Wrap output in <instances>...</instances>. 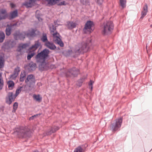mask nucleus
<instances>
[{
    "instance_id": "5fc2aeb1",
    "label": "nucleus",
    "mask_w": 152,
    "mask_h": 152,
    "mask_svg": "<svg viewBox=\"0 0 152 152\" xmlns=\"http://www.w3.org/2000/svg\"><path fill=\"white\" fill-rule=\"evenodd\" d=\"M57 48V49H59V48Z\"/></svg>"
},
{
    "instance_id": "3c124183",
    "label": "nucleus",
    "mask_w": 152,
    "mask_h": 152,
    "mask_svg": "<svg viewBox=\"0 0 152 152\" xmlns=\"http://www.w3.org/2000/svg\"><path fill=\"white\" fill-rule=\"evenodd\" d=\"M32 152H39V151L37 150H35L33 151Z\"/></svg>"
},
{
    "instance_id": "393cba45",
    "label": "nucleus",
    "mask_w": 152,
    "mask_h": 152,
    "mask_svg": "<svg viewBox=\"0 0 152 152\" xmlns=\"http://www.w3.org/2000/svg\"><path fill=\"white\" fill-rule=\"evenodd\" d=\"M33 97L34 99L36 101L38 102H40L42 100V98L39 95H35L34 94L33 96Z\"/></svg>"
},
{
    "instance_id": "4c0bfd02",
    "label": "nucleus",
    "mask_w": 152,
    "mask_h": 152,
    "mask_svg": "<svg viewBox=\"0 0 152 152\" xmlns=\"http://www.w3.org/2000/svg\"><path fill=\"white\" fill-rule=\"evenodd\" d=\"M18 75L17 73H14L11 75L10 77L12 79H15L16 77L18 76Z\"/></svg>"
},
{
    "instance_id": "20e7f679",
    "label": "nucleus",
    "mask_w": 152,
    "mask_h": 152,
    "mask_svg": "<svg viewBox=\"0 0 152 152\" xmlns=\"http://www.w3.org/2000/svg\"><path fill=\"white\" fill-rule=\"evenodd\" d=\"M25 87L24 86H20L17 88L15 94L14 95L12 92L9 93L8 95V96L6 98V102L7 104H11L12 102L13 101L18 94L22 91L25 90Z\"/></svg>"
},
{
    "instance_id": "a18cd8bd",
    "label": "nucleus",
    "mask_w": 152,
    "mask_h": 152,
    "mask_svg": "<svg viewBox=\"0 0 152 152\" xmlns=\"http://www.w3.org/2000/svg\"><path fill=\"white\" fill-rule=\"evenodd\" d=\"M23 48H22V46L21 44L20 45L18 48V51H20Z\"/></svg>"
},
{
    "instance_id": "473e14b6",
    "label": "nucleus",
    "mask_w": 152,
    "mask_h": 152,
    "mask_svg": "<svg viewBox=\"0 0 152 152\" xmlns=\"http://www.w3.org/2000/svg\"><path fill=\"white\" fill-rule=\"evenodd\" d=\"M41 40L43 42H45L48 41V39L46 34H43V36L41 38Z\"/></svg>"
},
{
    "instance_id": "603ef678",
    "label": "nucleus",
    "mask_w": 152,
    "mask_h": 152,
    "mask_svg": "<svg viewBox=\"0 0 152 152\" xmlns=\"http://www.w3.org/2000/svg\"><path fill=\"white\" fill-rule=\"evenodd\" d=\"M2 107L3 108V109H2V110H4V106H2Z\"/></svg>"
},
{
    "instance_id": "dca6fc26",
    "label": "nucleus",
    "mask_w": 152,
    "mask_h": 152,
    "mask_svg": "<svg viewBox=\"0 0 152 152\" xmlns=\"http://www.w3.org/2000/svg\"><path fill=\"white\" fill-rule=\"evenodd\" d=\"M36 0H29L28 1L25 2L23 5L27 7H31L35 4V2Z\"/></svg>"
},
{
    "instance_id": "2eb2a0df",
    "label": "nucleus",
    "mask_w": 152,
    "mask_h": 152,
    "mask_svg": "<svg viewBox=\"0 0 152 152\" xmlns=\"http://www.w3.org/2000/svg\"><path fill=\"white\" fill-rule=\"evenodd\" d=\"M7 16L6 11L5 9H0V20L5 19Z\"/></svg>"
},
{
    "instance_id": "ddd939ff",
    "label": "nucleus",
    "mask_w": 152,
    "mask_h": 152,
    "mask_svg": "<svg viewBox=\"0 0 152 152\" xmlns=\"http://www.w3.org/2000/svg\"><path fill=\"white\" fill-rule=\"evenodd\" d=\"M38 32L37 30L33 29H31L26 31V36L29 38L31 39L35 36L36 35V32Z\"/></svg>"
},
{
    "instance_id": "72a5a7b5",
    "label": "nucleus",
    "mask_w": 152,
    "mask_h": 152,
    "mask_svg": "<svg viewBox=\"0 0 152 152\" xmlns=\"http://www.w3.org/2000/svg\"><path fill=\"white\" fill-rule=\"evenodd\" d=\"M84 80V79L83 78H81L79 80L77 83V85L79 87L80 86L82 85V83L83 82Z\"/></svg>"
},
{
    "instance_id": "f03ea898",
    "label": "nucleus",
    "mask_w": 152,
    "mask_h": 152,
    "mask_svg": "<svg viewBox=\"0 0 152 152\" xmlns=\"http://www.w3.org/2000/svg\"><path fill=\"white\" fill-rule=\"evenodd\" d=\"M49 52L48 50L45 49L38 53L35 57L37 62L40 63L44 69L45 68V66H43L45 65L47 66L45 60L48 56Z\"/></svg>"
},
{
    "instance_id": "7c9ffc66",
    "label": "nucleus",
    "mask_w": 152,
    "mask_h": 152,
    "mask_svg": "<svg viewBox=\"0 0 152 152\" xmlns=\"http://www.w3.org/2000/svg\"><path fill=\"white\" fill-rule=\"evenodd\" d=\"M51 129L53 131L54 133L56 132L60 129V127L59 126H56L55 125L53 126H52L51 127Z\"/></svg>"
},
{
    "instance_id": "a211bd4d",
    "label": "nucleus",
    "mask_w": 152,
    "mask_h": 152,
    "mask_svg": "<svg viewBox=\"0 0 152 152\" xmlns=\"http://www.w3.org/2000/svg\"><path fill=\"white\" fill-rule=\"evenodd\" d=\"M45 45L46 47L50 50H53L56 48L55 45L53 43L48 41L46 42Z\"/></svg>"
},
{
    "instance_id": "37998d69",
    "label": "nucleus",
    "mask_w": 152,
    "mask_h": 152,
    "mask_svg": "<svg viewBox=\"0 0 152 152\" xmlns=\"http://www.w3.org/2000/svg\"><path fill=\"white\" fill-rule=\"evenodd\" d=\"M21 45L22 46V48L23 49L26 48L28 45L27 44H22Z\"/></svg>"
},
{
    "instance_id": "412c9836",
    "label": "nucleus",
    "mask_w": 152,
    "mask_h": 152,
    "mask_svg": "<svg viewBox=\"0 0 152 152\" xmlns=\"http://www.w3.org/2000/svg\"><path fill=\"white\" fill-rule=\"evenodd\" d=\"M40 45V43L38 41L35 42V44L30 48L31 50L35 51Z\"/></svg>"
},
{
    "instance_id": "de8ad7c7",
    "label": "nucleus",
    "mask_w": 152,
    "mask_h": 152,
    "mask_svg": "<svg viewBox=\"0 0 152 152\" xmlns=\"http://www.w3.org/2000/svg\"><path fill=\"white\" fill-rule=\"evenodd\" d=\"M3 81L2 77V73L0 72V81Z\"/></svg>"
},
{
    "instance_id": "bb28decb",
    "label": "nucleus",
    "mask_w": 152,
    "mask_h": 152,
    "mask_svg": "<svg viewBox=\"0 0 152 152\" xmlns=\"http://www.w3.org/2000/svg\"><path fill=\"white\" fill-rule=\"evenodd\" d=\"M5 38V35L4 33L2 31H0V42H3Z\"/></svg>"
},
{
    "instance_id": "b1692460",
    "label": "nucleus",
    "mask_w": 152,
    "mask_h": 152,
    "mask_svg": "<svg viewBox=\"0 0 152 152\" xmlns=\"http://www.w3.org/2000/svg\"><path fill=\"white\" fill-rule=\"evenodd\" d=\"M8 88L10 90H12L14 87V83L12 81H9L7 83Z\"/></svg>"
},
{
    "instance_id": "cd10ccee",
    "label": "nucleus",
    "mask_w": 152,
    "mask_h": 152,
    "mask_svg": "<svg viewBox=\"0 0 152 152\" xmlns=\"http://www.w3.org/2000/svg\"><path fill=\"white\" fill-rule=\"evenodd\" d=\"M26 74L24 72H22L20 74V81H23L25 79L26 77Z\"/></svg>"
},
{
    "instance_id": "c03bdc74",
    "label": "nucleus",
    "mask_w": 152,
    "mask_h": 152,
    "mask_svg": "<svg viewBox=\"0 0 152 152\" xmlns=\"http://www.w3.org/2000/svg\"><path fill=\"white\" fill-rule=\"evenodd\" d=\"M3 81H0V90H1L3 86Z\"/></svg>"
},
{
    "instance_id": "09e8293b",
    "label": "nucleus",
    "mask_w": 152,
    "mask_h": 152,
    "mask_svg": "<svg viewBox=\"0 0 152 152\" xmlns=\"http://www.w3.org/2000/svg\"><path fill=\"white\" fill-rule=\"evenodd\" d=\"M10 6L12 8H13L15 7V5L14 4L11 3L10 4Z\"/></svg>"
},
{
    "instance_id": "a878e982",
    "label": "nucleus",
    "mask_w": 152,
    "mask_h": 152,
    "mask_svg": "<svg viewBox=\"0 0 152 152\" xmlns=\"http://www.w3.org/2000/svg\"><path fill=\"white\" fill-rule=\"evenodd\" d=\"M29 68V69L30 71L34 70L36 67V64L35 63H30L28 65Z\"/></svg>"
},
{
    "instance_id": "39448f33",
    "label": "nucleus",
    "mask_w": 152,
    "mask_h": 152,
    "mask_svg": "<svg viewBox=\"0 0 152 152\" xmlns=\"http://www.w3.org/2000/svg\"><path fill=\"white\" fill-rule=\"evenodd\" d=\"M113 29V24L111 21H106L104 23L102 32L104 34H108L111 33Z\"/></svg>"
},
{
    "instance_id": "e433bc0d",
    "label": "nucleus",
    "mask_w": 152,
    "mask_h": 152,
    "mask_svg": "<svg viewBox=\"0 0 152 152\" xmlns=\"http://www.w3.org/2000/svg\"><path fill=\"white\" fill-rule=\"evenodd\" d=\"M81 3L83 4L86 5L88 4L89 0H80Z\"/></svg>"
},
{
    "instance_id": "79ce46f5",
    "label": "nucleus",
    "mask_w": 152,
    "mask_h": 152,
    "mask_svg": "<svg viewBox=\"0 0 152 152\" xmlns=\"http://www.w3.org/2000/svg\"><path fill=\"white\" fill-rule=\"evenodd\" d=\"M54 24L55 25H56V26L61 25V24L60 23V22L58 20L55 21Z\"/></svg>"
},
{
    "instance_id": "f257e3e1",
    "label": "nucleus",
    "mask_w": 152,
    "mask_h": 152,
    "mask_svg": "<svg viewBox=\"0 0 152 152\" xmlns=\"http://www.w3.org/2000/svg\"><path fill=\"white\" fill-rule=\"evenodd\" d=\"M14 132L17 133L18 137L21 138H29L32 133L31 129L26 126L16 128Z\"/></svg>"
},
{
    "instance_id": "9b49d317",
    "label": "nucleus",
    "mask_w": 152,
    "mask_h": 152,
    "mask_svg": "<svg viewBox=\"0 0 152 152\" xmlns=\"http://www.w3.org/2000/svg\"><path fill=\"white\" fill-rule=\"evenodd\" d=\"M79 72V70L75 68H73L69 70L66 74L67 76H76Z\"/></svg>"
},
{
    "instance_id": "c85d7f7f",
    "label": "nucleus",
    "mask_w": 152,
    "mask_h": 152,
    "mask_svg": "<svg viewBox=\"0 0 152 152\" xmlns=\"http://www.w3.org/2000/svg\"><path fill=\"white\" fill-rule=\"evenodd\" d=\"M4 60L3 57L0 56V68H2L4 66Z\"/></svg>"
},
{
    "instance_id": "7ed1b4c3",
    "label": "nucleus",
    "mask_w": 152,
    "mask_h": 152,
    "mask_svg": "<svg viewBox=\"0 0 152 152\" xmlns=\"http://www.w3.org/2000/svg\"><path fill=\"white\" fill-rule=\"evenodd\" d=\"M49 28L51 34L53 36V40L61 47H63L64 43L59 37V34L57 32L56 27H54L53 25L50 24L49 26Z\"/></svg>"
},
{
    "instance_id": "f8f14e48",
    "label": "nucleus",
    "mask_w": 152,
    "mask_h": 152,
    "mask_svg": "<svg viewBox=\"0 0 152 152\" xmlns=\"http://www.w3.org/2000/svg\"><path fill=\"white\" fill-rule=\"evenodd\" d=\"M14 38L16 39H23L26 36V32H23L20 33L19 31H17L14 34Z\"/></svg>"
},
{
    "instance_id": "49530a36",
    "label": "nucleus",
    "mask_w": 152,
    "mask_h": 152,
    "mask_svg": "<svg viewBox=\"0 0 152 152\" xmlns=\"http://www.w3.org/2000/svg\"><path fill=\"white\" fill-rule=\"evenodd\" d=\"M97 3L98 4H101L103 2V0H97Z\"/></svg>"
},
{
    "instance_id": "58836bf2",
    "label": "nucleus",
    "mask_w": 152,
    "mask_h": 152,
    "mask_svg": "<svg viewBox=\"0 0 152 152\" xmlns=\"http://www.w3.org/2000/svg\"><path fill=\"white\" fill-rule=\"evenodd\" d=\"M18 105H13V110L12 111V112L13 113H14L15 112L16 110L18 107Z\"/></svg>"
},
{
    "instance_id": "1a4fd4ad",
    "label": "nucleus",
    "mask_w": 152,
    "mask_h": 152,
    "mask_svg": "<svg viewBox=\"0 0 152 152\" xmlns=\"http://www.w3.org/2000/svg\"><path fill=\"white\" fill-rule=\"evenodd\" d=\"M25 82L29 87H31L32 85L35 83L34 76L31 74L29 75L25 80Z\"/></svg>"
},
{
    "instance_id": "a19ab883",
    "label": "nucleus",
    "mask_w": 152,
    "mask_h": 152,
    "mask_svg": "<svg viewBox=\"0 0 152 152\" xmlns=\"http://www.w3.org/2000/svg\"><path fill=\"white\" fill-rule=\"evenodd\" d=\"M94 83V82L92 81L91 80H90V82L89 83V85L90 88L91 89V90H92V88H93V84Z\"/></svg>"
},
{
    "instance_id": "ea45409f",
    "label": "nucleus",
    "mask_w": 152,
    "mask_h": 152,
    "mask_svg": "<svg viewBox=\"0 0 152 152\" xmlns=\"http://www.w3.org/2000/svg\"><path fill=\"white\" fill-rule=\"evenodd\" d=\"M20 71V68L19 67H17L14 70V72L18 74V75L19 74V73Z\"/></svg>"
},
{
    "instance_id": "f704fd0d",
    "label": "nucleus",
    "mask_w": 152,
    "mask_h": 152,
    "mask_svg": "<svg viewBox=\"0 0 152 152\" xmlns=\"http://www.w3.org/2000/svg\"><path fill=\"white\" fill-rule=\"evenodd\" d=\"M42 113H39L38 114H36L35 115H34L32 116H31L29 117V120L30 121H31L33 120L35 118H36L37 116L40 115Z\"/></svg>"
},
{
    "instance_id": "5701e85b",
    "label": "nucleus",
    "mask_w": 152,
    "mask_h": 152,
    "mask_svg": "<svg viewBox=\"0 0 152 152\" xmlns=\"http://www.w3.org/2000/svg\"><path fill=\"white\" fill-rule=\"evenodd\" d=\"M48 4L50 5H54L58 2L60 0H45Z\"/></svg>"
},
{
    "instance_id": "423d86ee",
    "label": "nucleus",
    "mask_w": 152,
    "mask_h": 152,
    "mask_svg": "<svg viewBox=\"0 0 152 152\" xmlns=\"http://www.w3.org/2000/svg\"><path fill=\"white\" fill-rule=\"evenodd\" d=\"M87 44L86 42H83L76 45L75 49L71 50V52L73 53H78L84 52L87 50Z\"/></svg>"
},
{
    "instance_id": "6e6552de",
    "label": "nucleus",
    "mask_w": 152,
    "mask_h": 152,
    "mask_svg": "<svg viewBox=\"0 0 152 152\" xmlns=\"http://www.w3.org/2000/svg\"><path fill=\"white\" fill-rule=\"evenodd\" d=\"M94 23L93 22L91 21H88L85 25L83 29L84 31L85 32H91L93 30V27Z\"/></svg>"
},
{
    "instance_id": "f3484780",
    "label": "nucleus",
    "mask_w": 152,
    "mask_h": 152,
    "mask_svg": "<svg viewBox=\"0 0 152 152\" xmlns=\"http://www.w3.org/2000/svg\"><path fill=\"white\" fill-rule=\"evenodd\" d=\"M66 25L69 29H72L75 27L76 24L72 21H68L66 22Z\"/></svg>"
},
{
    "instance_id": "4be33fe9",
    "label": "nucleus",
    "mask_w": 152,
    "mask_h": 152,
    "mask_svg": "<svg viewBox=\"0 0 152 152\" xmlns=\"http://www.w3.org/2000/svg\"><path fill=\"white\" fill-rule=\"evenodd\" d=\"M18 15V11L16 10L10 12V19H12L17 17Z\"/></svg>"
},
{
    "instance_id": "c756f323",
    "label": "nucleus",
    "mask_w": 152,
    "mask_h": 152,
    "mask_svg": "<svg viewBox=\"0 0 152 152\" xmlns=\"http://www.w3.org/2000/svg\"><path fill=\"white\" fill-rule=\"evenodd\" d=\"M120 5L122 8H124L126 6V0H120Z\"/></svg>"
},
{
    "instance_id": "6ab92c4d",
    "label": "nucleus",
    "mask_w": 152,
    "mask_h": 152,
    "mask_svg": "<svg viewBox=\"0 0 152 152\" xmlns=\"http://www.w3.org/2000/svg\"><path fill=\"white\" fill-rule=\"evenodd\" d=\"M143 11L141 13V16L140 19H142L146 15L148 12V6L147 4H146L143 8Z\"/></svg>"
},
{
    "instance_id": "8fccbe9b",
    "label": "nucleus",
    "mask_w": 152,
    "mask_h": 152,
    "mask_svg": "<svg viewBox=\"0 0 152 152\" xmlns=\"http://www.w3.org/2000/svg\"><path fill=\"white\" fill-rule=\"evenodd\" d=\"M64 3L65 2L64 1L61 2V4L64 5Z\"/></svg>"
},
{
    "instance_id": "2f4dec72",
    "label": "nucleus",
    "mask_w": 152,
    "mask_h": 152,
    "mask_svg": "<svg viewBox=\"0 0 152 152\" xmlns=\"http://www.w3.org/2000/svg\"><path fill=\"white\" fill-rule=\"evenodd\" d=\"M34 52H32L29 53L27 56V58L28 60H29L34 55Z\"/></svg>"
},
{
    "instance_id": "0eeeda50",
    "label": "nucleus",
    "mask_w": 152,
    "mask_h": 152,
    "mask_svg": "<svg viewBox=\"0 0 152 152\" xmlns=\"http://www.w3.org/2000/svg\"><path fill=\"white\" fill-rule=\"evenodd\" d=\"M123 121V118L120 117L115 120V121L112 123L110 126L111 129L113 132L119 130Z\"/></svg>"
},
{
    "instance_id": "4468645a",
    "label": "nucleus",
    "mask_w": 152,
    "mask_h": 152,
    "mask_svg": "<svg viewBox=\"0 0 152 152\" xmlns=\"http://www.w3.org/2000/svg\"><path fill=\"white\" fill-rule=\"evenodd\" d=\"M87 144L80 145L75 149L74 152H85L86 148L88 146Z\"/></svg>"
},
{
    "instance_id": "c9c22d12",
    "label": "nucleus",
    "mask_w": 152,
    "mask_h": 152,
    "mask_svg": "<svg viewBox=\"0 0 152 152\" xmlns=\"http://www.w3.org/2000/svg\"><path fill=\"white\" fill-rule=\"evenodd\" d=\"M54 133L53 131L50 128L49 130H48L46 132V135H50Z\"/></svg>"
},
{
    "instance_id": "6e6d98bb",
    "label": "nucleus",
    "mask_w": 152,
    "mask_h": 152,
    "mask_svg": "<svg viewBox=\"0 0 152 152\" xmlns=\"http://www.w3.org/2000/svg\"><path fill=\"white\" fill-rule=\"evenodd\" d=\"M38 20H39V18H38Z\"/></svg>"
},
{
    "instance_id": "864d4df0",
    "label": "nucleus",
    "mask_w": 152,
    "mask_h": 152,
    "mask_svg": "<svg viewBox=\"0 0 152 152\" xmlns=\"http://www.w3.org/2000/svg\"><path fill=\"white\" fill-rule=\"evenodd\" d=\"M18 104V103H17V102H15V103H14V104Z\"/></svg>"
},
{
    "instance_id": "9d476101",
    "label": "nucleus",
    "mask_w": 152,
    "mask_h": 152,
    "mask_svg": "<svg viewBox=\"0 0 152 152\" xmlns=\"http://www.w3.org/2000/svg\"><path fill=\"white\" fill-rule=\"evenodd\" d=\"M16 45L15 42L13 40H11L5 43L3 47L8 50L12 48Z\"/></svg>"
},
{
    "instance_id": "aec40b11",
    "label": "nucleus",
    "mask_w": 152,
    "mask_h": 152,
    "mask_svg": "<svg viewBox=\"0 0 152 152\" xmlns=\"http://www.w3.org/2000/svg\"><path fill=\"white\" fill-rule=\"evenodd\" d=\"M16 25V24H14L11 25L9 26H8L6 29V33L7 35L9 36L11 32V30L12 27L14 26H15Z\"/></svg>"
}]
</instances>
